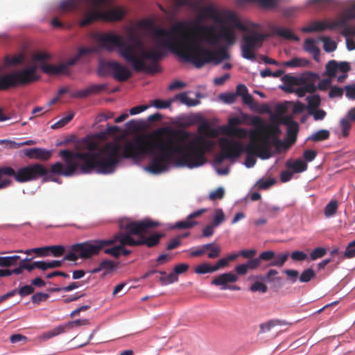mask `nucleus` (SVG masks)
Here are the masks:
<instances>
[{
    "label": "nucleus",
    "instance_id": "1",
    "mask_svg": "<svg viewBox=\"0 0 355 355\" xmlns=\"http://www.w3.org/2000/svg\"><path fill=\"white\" fill-rule=\"evenodd\" d=\"M80 148L87 152H73L61 150L59 155L64 164L57 162L49 170L40 163L28 165L32 180L43 177L44 181L58 182V178L50 174L70 177L80 170L87 174L95 171L101 174L113 173L121 158L140 159L147 155H152L146 169L153 174H159L167 171L173 161V128L164 127L153 134L135 137L132 141L126 142L120 155L121 146L116 142H108L98 148L96 141L85 137L80 141Z\"/></svg>",
    "mask_w": 355,
    "mask_h": 355
},
{
    "label": "nucleus",
    "instance_id": "2",
    "mask_svg": "<svg viewBox=\"0 0 355 355\" xmlns=\"http://www.w3.org/2000/svg\"><path fill=\"white\" fill-rule=\"evenodd\" d=\"M206 19L199 12L194 20L190 22L178 21L171 30L155 28L153 36L157 46L171 50L197 68H201L208 63L217 65L223 60L229 59L230 54L226 47L212 51L200 44L202 37L213 35L214 31V26L202 24Z\"/></svg>",
    "mask_w": 355,
    "mask_h": 355
},
{
    "label": "nucleus",
    "instance_id": "3",
    "mask_svg": "<svg viewBox=\"0 0 355 355\" xmlns=\"http://www.w3.org/2000/svg\"><path fill=\"white\" fill-rule=\"evenodd\" d=\"M130 43L124 42V48L120 51V55L132 66L137 72L157 70L149 67L146 64V60L156 62L164 56L162 51L156 48L146 51L144 49L142 40L135 33H131L128 38Z\"/></svg>",
    "mask_w": 355,
    "mask_h": 355
},
{
    "label": "nucleus",
    "instance_id": "4",
    "mask_svg": "<svg viewBox=\"0 0 355 355\" xmlns=\"http://www.w3.org/2000/svg\"><path fill=\"white\" fill-rule=\"evenodd\" d=\"M251 124L256 127L255 130L250 132L257 145L259 158L262 159L270 158L272 156V146H275L276 148L286 146L279 138L281 130L277 124H266L259 116H254Z\"/></svg>",
    "mask_w": 355,
    "mask_h": 355
},
{
    "label": "nucleus",
    "instance_id": "5",
    "mask_svg": "<svg viewBox=\"0 0 355 355\" xmlns=\"http://www.w3.org/2000/svg\"><path fill=\"white\" fill-rule=\"evenodd\" d=\"M158 226V222L150 218L137 221H131L128 219L119 221V227L121 230L130 231L132 235L139 236L135 241H130V244H137V246L146 245L149 248L158 245L160 240L164 236V234L159 232H154L148 236L146 235L149 229Z\"/></svg>",
    "mask_w": 355,
    "mask_h": 355
},
{
    "label": "nucleus",
    "instance_id": "6",
    "mask_svg": "<svg viewBox=\"0 0 355 355\" xmlns=\"http://www.w3.org/2000/svg\"><path fill=\"white\" fill-rule=\"evenodd\" d=\"M112 243L107 239H94L71 245L69 252L64 257V260L76 261L78 259H89L98 255L101 251Z\"/></svg>",
    "mask_w": 355,
    "mask_h": 355
},
{
    "label": "nucleus",
    "instance_id": "7",
    "mask_svg": "<svg viewBox=\"0 0 355 355\" xmlns=\"http://www.w3.org/2000/svg\"><path fill=\"white\" fill-rule=\"evenodd\" d=\"M36 66H31L0 75V91L29 85L40 79Z\"/></svg>",
    "mask_w": 355,
    "mask_h": 355
},
{
    "label": "nucleus",
    "instance_id": "8",
    "mask_svg": "<svg viewBox=\"0 0 355 355\" xmlns=\"http://www.w3.org/2000/svg\"><path fill=\"white\" fill-rule=\"evenodd\" d=\"M92 7L80 21L81 27L88 26L97 20L119 21L123 17V12L121 9H112L108 11H102L98 8L105 3L106 0H84Z\"/></svg>",
    "mask_w": 355,
    "mask_h": 355
},
{
    "label": "nucleus",
    "instance_id": "9",
    "mask_svg": "<svg viewBox=\"0 0 355 355\" xmlns=\"http://www.w3.org/2000/svg\"><path fill=\"white\" fill-rule=\"evenodd\" d=\"M250 142L245 146L240 141L227 137H221L219 139V146L220 150L223 152V155L227 159L235 160L238 159L243 153L247 154H255L259 157V152L257 145L254 142L250 132H249Z\"/></svg>",
    "mask_w": 355,
    "mask_h": 355
},
{
    "label": "nucleus",
    "instance_id": "10",
    "mask_svg": "<svg viewBox=\"0 0 355 355\" xmlns=\"http://www.w3.org/2000/svg\"><path fill=\"white\" fill-rule=\"evenodd\" d=\"M107 241H111L112 243L105 249V254L116 259L119 258L121 254L128 256L131 253L130 250L125 248V245L137 246V244H130V241H135V239H133L132 234L130 231L118 232L111 239H107Z\"/></svg>",
    "mask_w": 355,
    "mask_h": 355
},
{
    "label": "nucleus",
    "instance_id": "11",
    "mask_svg": "<svg viewBox=\"0 0 355 355\" xmlns=\"http://www.w3.org/2000/svg\"><path fill=\"white\" fill-rule=\"evenodd\" d=\"M266 37V35L256 31H250L244 35L241 44L242 57L247 60H254V51L262 46Z\"/></svg>",
    "mask_w": 355,
    "mask_h": 355
},
{
    "label": "nucleus",
    "instance_id": "12",
    "mask_svg": "<svg viewBox=\"0 0 355 355\" xmlns=\"http://www.w3.org/2000/svg\"><path fill=\"white\" fill-rule=\"evenodd\" d=\"M187 6L190 10L201 12L206 18H210L218 23H223L219 11L213 4L200 7V1L193 0H175L174 9L177 12L181 7Z\"/></svg>",
    "mask_w": 355,
    "mask_h": 355
},
{
    "label": "nucleus",
    "instance_id": "13",
    "mask_svg": "<svg viewBox=\"0 0 355 355\" xmlns=\"http://www.w3.org/2000/svg\"><path fill=\"white\" fill-rule=\"evenodd\" d=\"M218 31H214L213 35H207L202 37V41L210 45H216L220 40H223L227 45L232 46L236 42V37L233 27L225 24L223 20Z\"/></svg>",
    "mask_w": 355,
    "mask_h": 355
},
{
    "label": "nucleus",
    "instance_id": "14",
    "mask_svg": "<svg viewBox=\"0 0 355 355\" xmlns=\"http://www.w3.org/2000/svg\"><path fill=\"white\" fill-rule=\"evenodd\" d=\"M3 175L14 177L17 182L21 183L32 180L28 166L20 168L17 171L10 166H2L0 167V189L7 188L12 184L10 179L1 180Z\"/></svg>",
    "mask_w": 355,
    "mask_h": 355
},
{
    "label": "nucleus",
    "instance_id": "15",
    "mask_svg": "<svg viewBox=\"0 0 355 355\" xmlns=\"http://www.w3.org/2000/svg\"><path fill=\"white\" fill-rule=\"evenodd\" d=\"M96 40L101 48L108 51H112L115 48H118L120 51L124 48L122 37L112 33L98 34Z\"/></svg>",
    "mask_w": 355,
    "mask_h": 355
},
{
    "label": "nucleus",
    "instance_id": "16",
    "mask_svg": "<svg viewBox=\"0 0 355 355\" xmlns=\"http://www.w3.org/2000/svg\"><path fill=\"white\" fill-rule=\"evenodd\" d=\"M345 19H340L329 22L324 21H315L309 26L302 28V31L304 33L320 32L326 29L334 30L345 26Z\"/></svg>",
    "mask_w": 355,
    "mask_h": 355
},
{
    "label": "nucleus",
    "instance_id": "17",
    "mask_svg": "<svg viewBox=\"0 0 355 355\" xmlns=\"http://www.w3.org/2000/svg\"><path fill=\"white\" fill-rule=\"evenodd\" d=\"M278 120L279 123L287 126L286 142L288 146L293 145L297 139L299 124L293 120V117L291 115L281 116Z\"/></svg>",
    "mask_w": 355,
    "mask_h": 355
},
{
    "label": "nucleus",
    "instance_id": "18",
    "mask_svg": "<svg viewBox=\"0 0 355 355\" xmlns=\"http://www.w3.org/2000/svg\"><path fill=\"white\" fill-rule=\"evenodd\" d=\"M282 80L285 85V87H280L283 90L289 93L295 92L299 97H303L306 94L303 86L297 88L295 91L292 87L294 85H300L303 83V78H299L289 74H286L282 77Z\"/></svg>",
    "mask_w": 355,
    "mask_h": 355
},
{
    "label": "nucleus",
    "instance_id": "19",
    "mask_svg": "<svg viewBox=\"0 0 355 355\" xmlns=\"http://www.w3.org/2000/svg\"><path fill=\"white\" fill-rule=\"evenodd\" d=\"M23 152L24 155L29 159H35L41 161H47L52 155L51 150L40 148L24 149Z\"/></svg>",
    "mask_w": 355,
    "mask_h": 355
},
{
    "label": "nucleus",
    "instance_id": "20",
    "mask_svg": "<svg viewBox=\"0 0 355 355\" xmlns=\"http://www.w3.org/2000/svg\"><path fill=\"white\" fill-rule=\"evenodd\" d=\"M354 121H355V107L349 110L345 116L340 121L339 125L343 137L346 138L349 136V130Z\"/></svg>",
    "mask_w": 355,
    "mask_h": 355
},
{
    "label": "nucleus",
    "instance_id": "21",
    "mask_svg": "<svg viewBox=\"0 0 355 355\" xmlns=\"http://www.w3.org/2000/svg\"><path fill=\"white\" fill-rule=\"evenodd\" d=\"M238 280V276L232 272H225L216 277L211 281V284L221 286L222 290L227 289L229 283H234Z\"/></svg>",
    "mask_w": 355,
    "mask_h": 355
},
{
    "label": "nucleus",
    "instance_id": "22",
    "mask_svg": "<svg viewBox=\"0 0 355 355\" xmlns=\"http://www.w3.org/2000/svg\"><path fill=\"white\" fill-rule=\"evenodd\" d=\"M40 68L44 73L50 76L68 74L67 65L64 63L58 65L43 63Z\"/></svg>",
    "mask_w": 355,
    "mask_h": 355
},
{
    "label": "nucleus",
    "instance_id": "23",
    "mask_svg": "<svg viewBox=\"0 0 355 355\" xmlns=\"http://www.w3.org/2000/svg\"><path fill=\"white\" fill-rule=\"evenodd\" d=\"M112 76L118 81L124 82L132 76V73L126 67L116 61Z\"/></svg>",
    "mask_w": 355,
    "mask_h": 355
},
{
    "label": "nucleus",
    "instance_id": "24",
    "mask_svg": "<svg viewBox=\"0 0 355 355\" xmlns=\"http://www.w3.org/2000/svg\"><path fill=\"white\" fill-rule=\"evenodd\" d=\"M116 264L112 260L104 259L99 263L97 267L92 269L90 272L92 274L104 271V274H108L116 268Z\"/></svg>",
    "mask_w": 355,
    "mask_h": 355
},
{
    "label": "nucleus",
    "instance_id": "25",
    "mask_svg": "<svg viewBox=\"0 0 355 355\" xmlns=\"http://www.w3.org/2000/svg\"><path fill=\"white\" fill-rule=\"evenodd\" d=\"M116 61H101L98 67L99 76H108L112 75Z\"/></svg>",
    "mask_w": 355,
    "mask_h": 355
},
{
    "label": "nucleus",
    "instance_id": "26",
    "mask_svg": "<svg viewBox=\"0 0 355 355\" xmlns=\"http://www.w3.org/2000/svg\"><path fill=\"white\" fill-rule=\"evenodd\" d=\"M271 31L274 35H277L286 40L295 41L299 40L298 37L292 33L291 30L288 28L273 26L271 28Z\"/></svg>",
    "mask_w": 355,
    "mask_h": 355
},
{
    "label": "nucleus",
    "instance_id": "27",
    "mask_svg": "<svg viewBox=\"0 0 355 355\" xmlns=\"http://www.w3.org/2000/svg\"><path fill=\"white\" fill-rule=\"evenodd\" d=\"M304 49L306 51L313 55V59L315 61L319 60L320 51V49L315 45V42L313 39H306L304 42Z\"/></svg>",
    "mask_w": 355,
    "mask_h": 355
},
{
    "label": "nucleus",
    "instance_id": "28",
    "mask_svg": "<svg viewBox=\"0 0 355 355\" xmlns=\"http://www.w3.org/2000/svg\"><path fill=\"white\" fill-rule=\"evenodd\" d=\"M239 6H244L248 3H257L265 8L275 7L277 4V0H237Z\"/></svg>",
    "mask_w": 355,
    "mask_h": 355
},
{
    "label": "nucleus",
    "instance_id": "29",
    "mask_svg": "<svg viewBox=\"0 0 355 355\" xmlns=\"http://www.w3.org/2000/svg\"><path fill=\"white\" fill-rule=\"evenodd\" d=\"M80 0H64L60 2L59 9L63 12H69L80 8Z\"/></svg>",
    "mask_w": 355,
    "mask_h": 355
},
{
    "label": "nucleus",
    "instance_id": "30",
    "mask_svg": "<svg viewBox=\"0 0 355 355\" xmlns=\"http://www.w3.org/2000/svg\"><path fill=\"white\" fill-rule=\"evenodd\" d=\"M173 100V101H179L182 104H184L189 107L196 106L200 103L199 100L189 98L187 92H182L176 94Z\"/></svg>",
    "mask_w": 355,
    "mask_h": 355
},
{
    "label": "nucleus",
    "instance_id": "31",
    "mask_svg": "<svg viewBox=\"0 0 355 355\" xmlns=\"http://www.w3.org/2000/svg\"><path fill=\"white\" fill-rule=\"evenodd\" d=\"M287 324V322L279 319L270 320L266 322L260 324V332L264 333L266 331H269L276 326H283Z\"/></svg>",
    "mask_w": 355,
    "mask_h": 355
},
{
    "label": "nucleus",
    "instance_id": "32",
    "mask_svg": "<svg viewBox=\"0 0 355 355\" xmlns=\"http://www.w3.org/2000/svg\"><path fill=\"white\" fill-rule=\"evenodd\" d=\"M286 166L294 173H302L307 169L306 163L302 159H297L294 162H287Z\"/></svg>",
    "mask_w": 355,
    "mask_h": 355
},
{
    "label": "nucleus",
    "instance_id": "33",
    "mask_svg": "<svg viewBox=\"0 0 355 355\" xmlns=\"http://www.w3.org/2000/svg\"><path fill=\"white\" fill-rule=\"evenodd\" d=\"M226 18L234 24V26L240 31L248 33V27L246 25L240 21L235 14L231 12H227L225 14Z\"/></svg>",
    "mask_w": 355,
    "mask_h": 355
},
{
    "label": "nucleus",
    "instance_id": "34",
    "mask_svg": "<svg viewBox=\"0 0 355 355\" xmlns=\"http://www.w3.org/2000/svg\"><path fill=\"white\" fill-rule=\"evenodd\" d=\"M329 136V131L323 129L313 133L310 137H309L308 139L315 142H318L328 139Z\"/></svg>",
    "mask_w": 355,
    "mask_h": 355
},
{
    "label": "nucleus",
    "instance_id": "35",
    "mask_svg": "<svg viewBox=\"0 0 355 355\" xmlns=\"http://www.w3.org/2000/svg\"><path fill=\"white\" fill-rule=\"evenodd\" d=\"M309 62L304 58H294L288 61L284 62V66L291 68L306 67Z\"/></svg>",
    "mask_w": 355,
    "mask_h": 355
},
{
    "label": "nucleus",
    "instance_id": "36",
    "mask_svg": "<svg viewBox=\"0 0 355 355\" xmlns=\"http://www.w3.org/2000/svg\"><path fill=\"white\" fill-rule=\"evenodd\" d=\"M278 274L277 270L274 269H270L268 270V272L264 275H259L257 276V279H259L261 281L266 282H273L275 280L277 281H281L282 277H276V275Z\"/></svg>",
    "mask_w": 355,
    "mask_h": 355
},
{
    "label": "nucleus",
    "instance_id": "37",
    "mask_svg": "<svg viewBox=\"0 0 355 355\" xmlns=\"http://www.w3.org/2000/svg\"><path fill=\"white\" fill-rule=\"evenodd\" d=\"M20 259L19 256L14 255L10 257H0V267H10L17 263Z\"/></svg>",
    "mask_w": 355,
    "mask_h": 355
},
{
    "label": "nucleus",
    "instance_id": "38",
    "mask_svg": "<svg viewBox=\"0 0 355 355\" xmlns=\"http://www.w3.org/2000/svg\"><path fill=\"white\" fill-rule=\"evenodd\" d=\"M308 105L307 110L309 112L310 110H315L318 108L321 103V98L318 94H314L311 96H309L306 98Z\"/></svg>",
    "mask_w": 355,
    "mask_h": 355
},
{
    "label": "nucleus",
    "instance_id": "39",
    "mask_svg": "<svg viewBox=\"0 0 355 355\" xmlns=\"http://www.w3.org/2000/svg\"><path fill=\"white\" fill-rule=\"evenodd\" d=\"M325 69L326 75L330 78H334L336 75V72L338 71V62L334 60L329 61L326 64Z\"/></svg>",
    "mask_w": 355,
    "mask_h": 355
},
{
    "label": "nucleus",
    "instance_id": "40",
    "mask_svg": "<svg viewBox=\"0 0 355 355\" xmlns=\"http://www.w3.org/2000/svg\"><path fill=\"white\" fill-rule=\"evenodd\" d=\"M238 257H239V254H232L228 255L225 258L219 259L217 261V263L214 266H213L214 270L217 271L220 268L226 267L230 261H233V260L236 259Z\"/></svg>",
    "mask_w": 355,
    "mask_h": 355
},
{
    "label": "nucleus",
    "instance_id": "41",
    "mask_svg": "<svg viewBox=\"0 0 355 355\" xmlns=\"http://www.w3.org/2000/svg\"><path fill=\"white\" fill-rule=\"evenodd\" d=\"M198 132L210 137H215L216 135V130L212 129L207 121H204L198 126Z\"/></svg>",
    "mask_w": 355,
    "mask_h": 355
},
{
    "label": "nucleus",
    "instance_id": "42",
    "mask_svg": "<svg viewBox=\"0 0 355 355\" xmlns=\"http://www.w3.org/2000/svg\"><path fill=\"white\" fill-rule=\"evenodd\" d=\"M198 223L195 220H191L188 219V217L185 220H181L177 222L173 226L171 227L172 229H190L193 227L196 226Z\"/></svg>",
    "mask_w": 355,
    "mask_h": 355
},
{
    "label": "nucleus",
    "instance_id": "43",
    "mask_svg": "<svg viewBox=\"0 0 355 355\" xmlns=\"http://www.w3.org/2000/svg\"><path fill=\"white\" fill-rule=\"evenodd\" d=\"M338 209V201L331 200L324 207V214L326 217L333 216Z\"/></svg>",
    "mask_w": 355,
    "mask_h": 355
},
{
    "label": "nucleus",
    "instance_id": "44",
    "mask_svg": "<svg viewBox=\"0 0 355 355\" xmlns=\"http://www.w3.org/2000/svg\"><path fill=\"white\" fill-rule=\"evenodd\" d=\"M288 255V253L279 254L277 256L275 254V258L270 261L268 266L282 267L286 261Z\"/></svg>",
    "mask_w": 355,
    "mask_h": 355
},
{
    "label": "nucleus",
    "instance_id": "45",
    "mask_svg": "<svg viewBox=\"0 0 355 355\" xmlns=\"http://www.w3.org/2000/svg\"><path fill=\"white\" fill-rule=\"evenodd\" d=\"M194 272L196 274L203 275L215 272V270L213 266L208 263H202L195 268Z\"/></svg>",
    "mask_w": 355,
    "mask_h": 355
},
{
    "label": "nucleus",
    "instance_id": "46",
    "mask_svg": "<svg viewBox=\"0 0 355 355\" xmlns=\"http://www.w3.org/2000/svg\"><path fill=\"white\" fill-rule=\"evenodd\" d=\"M355 257V240L350 242L346 247L345 252L340 256V259Z\"/></svg>",
    "mask_w": 355,
    "mask_h": 355
},
{
    "label": "nucleus",
    "instance_id": "47",
    "mask_svg": "<svg viewBox=\"0 0 355 355\" xmlns=\"http://www.w3.org/2000/svg\"><path fill=\"white\" fill-rule=\"evenodd\" d=\"M225 135H227L228 137H236L238 138H245L248 135V131L243 128H234L230 132H227L224 134Z\"/></svg>",
    "mask_w": 355,
    "mask_h": 355
},
{
    "label": "nucleus",
    "instance_id": "48",
    "mask_svg": "<svg viewBox=\"0 0 355 355\" xmlns=\"http://www.w3.org/2000/svg\"><path fill=\"white\" fill-rule=\"evenodd\" d=\"M241 123V120L238 117H233L229 119L228 126H224L221 128L222 134L232 130L234 128H238L237 126Z\"/></svg>",
    "mask_w": 355,
    "mask_h": 355
},
{
    "label": "nucleus",
    "instance_id": "49",
    "mask_svg": "<svg viewBox=\"0 0 355 355\" xmlns=\"http://www.w3.org/2000/svg\"><path fill=\"white\" fill-rule=\"evenodd\" d=\"M206 245H210V247L207 248L209 252L207 257L209 259H215L220 256L221 252V248L218 245H215L214 243H207Z\"/></svg>",
    "mask_w": 355,
    "mask_h": 355
},
{
    "label": "nucleus",
    "instance_id": "50",
    "mask_svg": "<svg viewBox=\"0 0 355 355\" xmlns=\"http://www.w3.org/2000/svg\"><path fill=\"white\" fill-rule=\"evenodd\" d=\"M159 280L162 286L173 284L178 281V277L173 272L165 276H161Z\"/></svg>",
    "mask_w": 355,
    "mask_h": 355
},
{
    "label": "nucleus",
    "instance_id": "51",
    "mask_svg": "<svg viewBox=\"0 0 355 355\" xmlns=\"http://www.w3.org/2000/svg\"><path fill=\"white\" fill-rule=\"evenodd\" d=\"M322 40L323 41L324 43V50L326 52H333L336 49L337 44L331 38L324 37L322 38Z\"/></svg>",
    "mask_w": 355,
    "mask_h": 355
},
{
    "label": "nucleus",
    "instance_id": "52",
    "mask_svg": "<svg viewBox=\"0 0 355 355\" xmlns=\"http://www.w3.org/2000/svg\"><path fill=\"white\" fill-rule=\"evenodd\" d=\"M225 214L222 209H216L215 210V214L214 216V220L211 223L216 227H218L225 220Z\"/></svg>",
    "mask_w": 355,
    "mask_h": 355
},
{
    "label": "nucleus",
    "instance_id": "53",
    "mask_svg": "<svg viewBox=\"0 0 355 355\" xmlns=\"http://www.w3.org/2000/svg\"><path fill=\"white\" fill-rule=\"evenodd\" d=\"M275 183L276 180L274 178H268L267 180L260 179L257 182V185L259 189H268Z\"/></svg>",
    "mask_w": 355,
    "mask_h": 355
},
{
    "label": "nucleus",
    "instance_id": "54",
    "mask_svg": "<svg viewBox=\"0 0 355 355\" xmlns=\"http://www.w3.org/2000/svg\"><path fill=\"white\" fill-rule=\"evenodd\" d=\"M65 252V248L63 245H49V253H51L54 257H58L64 254Z\"/></svg>",
    "mask_w": 355,
    "mask_h": 355
},
{
    "label": "nucleus",
    "instance_id": "55",
    "mask_svg": "<svg viewBox=\"0 0 355 355\" xmlns=\"http://www.w3.org/2000/svg\"><path fill=\"white\" fill-rule=\"evenodd\" d=\"M315 275V273L314 270L311 268H308L302 272L299 279L301 282H309Z\"/></svg>",
    "mask_w": 355,
    "mask_h": 355
},
{
    "label": "nucleus",
    "instance_id": "56",
    "mask_svg": "<svg viewBox=\"0 0 355 355\" xmlns=\"http://www.w3.org/2000/svg\"><path fill=\"white\" fill-rule=\"evenodd\" d=\"M74 116V114L73 112L69 113L67 116L62 118L58 121H57L55 124H53L51 128L53 129L60 128L65 125H67Z\"/></svg>",
    "mask_w": 355,
    "mask_h": 355
},
{
    "label": "nucleus",
    "instance_id": "57",
    "mask_svg": "<svg viewBox=\"0 0 355 355\" xmlns=\"http://www.w3.org/2000/svg\"><path fill=\"white\" fill-rule=\"evenodd\" d=\"M49 297V295L48 293L39 292L32 295L31 300L33 304H39L42 302L46 301Z\"/></svg>",
    "mask_w": 355,
    "mask_h": 355
},
{
    "label": "nucleus",
    "instance_id": "58",
    "mask_svg": "<svg viewBox=\"0 0 355 355\" xmlns=\"http://www.w3.org/2000/svg\"><path fill=\"white\" fill-rule=\"evenodd\" d=\"M173 102V99H169L167 101L155 99L153 102V105L157 109H166L168 108Z\"/></svg>",
    "mask_w": 355,
    "mask_h": 355
},
{
    "label": "nucleus",
    "instance_id": "59",
    "mask_svg": "<svg viewBox=\"0 0 355 355\" xmlns=\"http://www.w3.org/2000/svg\"><path fill=\"white\" fill-rule=\"evenodd\" d=\"M327 254V250L324 248L319 247L315 248L310 254L311 260H316L324 257Z\"/></svg>",
    "mask_w": 355,
    "mask_h": 355
},
{
    "label": "nucleus",
    "instance_id": "60",
    "mask_svg": "<svg viewBox=\"0 0 355 355\" xmlns=\"http://www.w3.org/2000/svg\"><path fill=\"white\" fill-rule=\"evenodd\" d=\"M34 290V287L32 285H26L17 289V293L21 297H24L33 293Z\"/></svg>",
    "mask_w": 355,
    "mask_h": 355
},
{
    "label": "nucleus",
    "instance_id": "61",
    "mask_svg": "<svg viewBox=\"0 0 355 355\" xmlns=\"http://www.w3.org/2000/svg\"><path fill=\"white\" fill-rule=\"evenodd\" d=\"M209 247H210V245L205 244V245L198 247L195 250H190V256L191 257H200L207 250V248Z\"/></svg>",
    "mask_w": 355,
    "mask_h": 355
},
{
    "label": "nucleus",
    "instance_id": "62",
    "mask_svg": "<svg viewBox=\"0 0 355 355\" xmlns=\"http://www.w3.org/2000/svg\"><path fill=\"white\" fill-rule=\"evenodd\" d=\"M250 289L252 292L259 291L260 293H265L268 291V287L261 282H256L251 285Z\"/></svg>",
    "mask_w": 355,
    "mask_h": 355
},
{
    "label": "nucleus",
    "instance_id": "63",
    "mask_svg": "<svg viewBox=\"0 0 355 355\" xmlns=\"http://www.w3.org/2000/svg\"><path fill=\"white\" fill-rule=\"evenodd\" d=\"M225 195V190L223 187H218L216 190L209 193V199L211 200H220L223 198Z\"/></svg>",
    "mask_w": 355,
    "mask_h": 355
},
{
    "label": "nucleus",
    "instance_id": "64",
    "mask_svg": "<svg viewBox=\"0 0 355 355\" xmlns=\"http://www.w3.org/2000/svg\"><path fill=\"white\" fill-rule=\"evenodd\" d=\"M344 92V89L338 86L332 87L329 92V97L334 98H340L343 96Z\"/></svg>",
    "mask_w": 355,
    "mask_h": 355
}]
</instances>
